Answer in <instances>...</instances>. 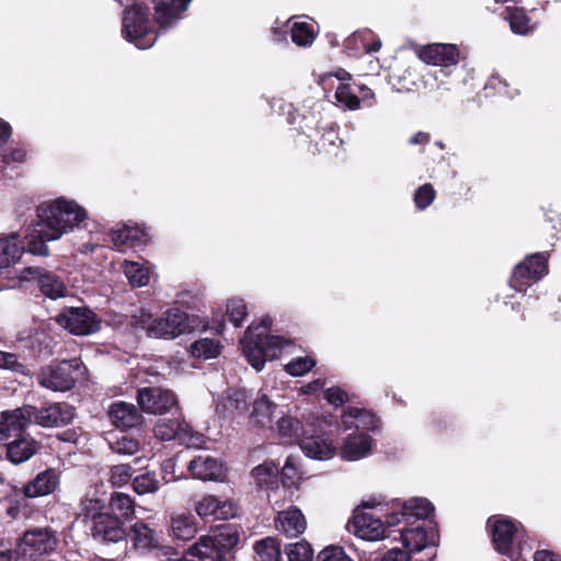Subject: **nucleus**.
<instances>
[{
	"label": "nucleus",
	"mask_w": 561,
	"mask_h": 561,
	"mask_svg": "<svg viewBox=\"0 0 561 561\" xmlns=\"http://www.w3.org/2000/svg\"><path fill=\"white\" fill-rule=\"evenodd\" d=\"M85 218V211L71 201L59 198L37 208V222L27 234V250L36 255H47L46 241L59 239Z\"/></svg>",
	"instance_id": "obj_1"
},
{
	"label": "nucleus",
	"mask_w": 561,
	"mask_h": 561,
	"mask_svg": "<svg viewBox=\"0 0 561 561\" xmlns=\"http://www.w3.org/2000/svg\"><path fill=\"white\" fill-rule=\"evenodd\" d=\"M271 319L265 318L261 324L252 323L241 341L243 353L251 366L260 371L267 359L277 357L286 341L279 336L268 335Z\"/></svg>",
	"instance_id": "obj_2"
},
{
	"label": "nucleus",
	"mask_w": 561,
	"mask_h": 561,
	"mask_svg": "<svg viewBox=\"0 0 561 561\" xmlns=\"http://www.w3.org/2000/svg\"><path fill=\"white\" fill-rule=\"evenodd\" d=\"M123 34L138 48L146 49L156 42V34L150 25L149 9L135 4L125 11L123 19Z\"/></svg>",
	"instance_id": "obj_3"
},
{
	"label": "nucleus",
	"mask_w": 561,
	"mask_h": 561,
	"mask_svg": "<svg viewBox=\"0 0 561 561\" xmlns=\"http://www.w3.org/2000/svg\"><path fill=\"white\" fill-rule=\"evenodd\" d=\"M58 545L56 533L48 527L27 529L18 541V550L31 558L48 554L55 551Z\"/></svg>",
	"instance_id": "obj_4"
},
{
	"label": "nucleus",
	"mask_w": 561,
	"mask_h": 561,
	"mask_svg": "<svg viewBox=\"0 0 561 561\" xmlns=\"http://www.w3.org/2000/svg\"><path fill=\"white\" fill-rule=\"evenodd\" d=\"M188 317L179 309H170L152 321L148 336L154 339H175L191 330Z\"/></svg>",
	"instance_id": "obj_5"
},
{
	"label": "nucleus",
	"mask_w": 561,
	"mask_h": 561,
	"mask_svg": "<svg viewBox=\"0 0 561 561\" xmlns=\"http://www.w3.org/2000/svg\"><path fill=\"white\" fill-rule=\"evenodd\" d=\"M137 401L144 412L156 415L168 413L179 404L176 394L172 390L161 387L139 389Z\"/></svg>",
	"instance_id": "obj_6"
},
{
	"label": "nucleus",
	"mask_w": 561,
	"mask_h": 561,
	"mask_svg": "<svg viewBox=\"0 0 561 561\" xmlns=\"http://www.w3.org/2000/svg\"><path fill=\"white\" fill-rule=\"evenodd\" d=\"M488 525L491 529L494 549L513 561H519L522 553L512 549V541L517 533V524L507 517L494 516L489 518Z\"/></svg>",
	"instance_id": "obj_7"
},
{
	"label": "nucleus",
	"mask_w": 561,
	"mask_h": 561,
	"mask_svg": "<svg viewBox=\"0 0 561 561\" xmlns=\"http://www.w3.org/2000/svg\"><path fill=\"white\" fill-rule=\"evenodd\" d=\"M78 368L76 360L61 362L43 367L37 375L38 383L53 391H67L75 383L73 371Z\"/></svg>",
	"instance_id": "obj_8"
},
{
	"label": "nucleus",
	"mask_w": 561,
	"mask_h": 561,
	"mask_svg": "<svg viewBox=\"0 0 561 561\" xmlns=\"http://www.w3.org/2000/svg\"><path fill=\"white\" fill-rule=\"evenodd\" d=\"M194 510L203 519L225 520L236 517L239 507L232 499L206 494L195 503Z\"/></svg>",
	"instance_id": "obj_9"
},
{
	"label": "nucleus",
	"mask_w": 561,
	"mask_h": 561,
	"mask_svg": "<svg viewBox=\"0 0 561 561\" xmlns=\"http://www.w3.org/2000/svg\"><path fill=\"white\" fill-rule=\"evenodd\" d=\"M58 323L76 335H88L99 331L101 321L88 308H71L61 313Z\"/></svg>",
	"instance_id": "obj_10"
},
{
	"label": "nucleus",
	"mask_w": 561,
	"mask_h": 561,
	"mask_svg": "<svg viewBox=\"0 0 561 561\" xmlns=\"http://www.w3.org/2000/svg\"><path fill=\"white\" fill-rule=\"evenodd\" d=\"M25 280H37L41 293L50 299H58L67 295L65 282L55 273L39 267H27L22 272Z\"/></svg>",
	"instance_id": "obj_11"
},
{
	"label": "nucleus",
	"mask_w": 561,
	"mask_h": 561,
	"mask_svg": "<svg viewBox=\"0 0 561 561\" xmlns=\"http://www.w3.org/2000/svg\"><path fill=\"white\" fill-rule=\"evenodd\" d=\"M135 551L147 554L156 550H169L161 543V538L154 529L142 520L133 524L127 535Z\"/></svg>",
	"instance_id": "obj_12"
},
{
	"label": "nucleus",
	"mask_w": 561,
	"mask_h": 561,
	"mask_svg": "<svg viewBox=\"0 0 561 561\" xmlns=\"http://www.w3.org/2000/svg\"><path fill=\"white\" fill-rule=\"evenodd\" d=\"M348 530L358 538L376 541L383 538L385 525L371 512L357 510L348 524Z\"/></svg>",
	"instance_id": "obj_13"
},
{
	"label": "nucleus",
	"mask_w": 561,
	"mask_h": 561,
	"mask_svg": "<svg viewBox=\"0 0 561 561\" xmlns=\"http://www.w3.org/2000/svg\"><path fill=\"white\" fill-rule=\"evenodd\" d=\"M547 272V259L540 253L533 254L515 267L511 286L520 291L526 286L525 280H538Z\"/></svg>",
	"instance_id": "obj_14"
},
{
	"label": "nucleus",
	"mask_w": 561,
	"mask_h": 561,
	"mask_svg": "<svg viewBox=\"0 0 561 561\" xmlns=\"http://www.w3.org/2000/svg\"><path fill=\"white\" fill-rule=\"evenodd\" d=\"M33 410L32 423L44 427H54L68 424L75 416L73 408L67 403H54L37 409L31 405Z\"/></svg>",
	"instance_id": "obj_15"
},
{
	"label": "nucleus",
	"mask_w": 561,
	"mask_h": 561,
	"mask_svg": "<svg viewBox=\"0 0 561 561\" xmlns=\"http://www.w3.org/2000/svg\"><path fill=\"white\" fill-rule=\"evenodd\" d=\"M33 413L31 405L1 412L0 442L18 436L30 423H32Z\"/></svg>",
	"instance_id": "obj_16"
},
{
	"label": "nucleus",
	"mask_w": 561,
	"mask_h": 561,
	"mask_svg": "<svg viewBox=\"0 0 561 561\" xmlns=\"http://www.w3.org/2000/svg\"><path fill=\"white\" fill-rule=\"evenodd\" d=\"M124 523L112 514L103 513L94 515L92 536L104 541L117 542L125 538Z\"/></svg>",
	"instance_id": "obj_17"
},
{
	"label": "nucleus",
	"mask_w": 561,
	"mask_h": 561,
	"mask_svg": "<svg viewBox=\"0 0 561 561\" xmlns=\"http://www.w3.org/2000/svg\"><path fill=\"white\" fill-rule=\"evenodd\" d=\"M188 471L195 479L203 481H217L225 477L224 465L211 456H197L187 466Z\"/></svg>",
	"instance_id": "obj_18"
},
{
	"label": "nucleus",
	"mask_w": 561,
	"mask_h": 561,
	"mask_svg": "<svg viewBox=\"0 0 561 561\" xmlns=\"http://www.w3.org/2000/svg\"><path fill=\"white\" fill-rule=\"evenodd\" d=\"M419 56L430 65L449 66L458 62L459 53L457 47L451 44H432L423 47Z\"/></svg>",
	"instance_id": "obj_19"
},
{
	"label": "nucleus",
	"mask_w": 561,
	"mask_h": 561,
	"mask_svg": "<svg viewBox=\"0 0 561 561\" xmlns=\"http://www.w3.org/2000/svg\"><path fill=\"white\" fill-rule=\"evenodd\" d=\"M276 529L287 537H298L307 528V522L302 512L297 507L280 511L275 518Z\"/></svg>",
	"instance_id": "obj_20"
},
{
	"label": "nucleus",
	"mask_w": 561,
	"mask_h": 561,
	"mask_svg": "<svg viewBox=\"0 0 561 561\" xmlns=\"http://www.w3.org/2000/svg\"><path fill=\"white\" fill-rule=\"evenodd\" d=\"M108 414L113 425L122 430L136 427L142 421V415L137 408L133 403L124 401L114 402Z\"/></svg>",
	"instance_id": "obj_21"
},
{
	"label": "nucleus",
	"mask_w": 561,
	"mask_h": 561,
	"mask_svg": "<svg viewBox=\"0 0 561 561\" xmlns=\"http://www.w3.org/2000/svg\"><path fill=\"white\" fill-rule=\"evenodd\" d=\"M300 447L306 456L317 460L331 459L335 454L332 442L320 435L304 437Z\"/></svg>",
	"instance_id": "obj_22"
},
{
	"label": "nucleus",
	"mask_w": 561,
	"mask_h": 561,
	"mask_svg": "<svg viewBox=\"0 0 561 561\" xmlns=\"http://www.w3.org/2000/svg\"><path fill=\"white\" fill-rule=\"evenodd\" d=\"M59 482L55 470L48 469L38 473L24 489L27 497L44 496L55 491Z\"/></svg>",
	"instance_id": "obj_23"
},
{
	"label": "nucleus",
	"mask_w": 561,
	"mask_h": 561,
	"mask_svg": "<svg viewBox=\"0 0 561 561\" xmlns=\"http://www.w3.org/2000/svg\"><path fill=\"white\" fill-rule=\"evenodd\" d=\"M24 249L16 233L0 238V270L8 268L15 264L21 259Z\"/></svg>",
	"instance_id": "obj_24"
},
{
	"label": "nucleus",
	"mask_w": 561,
	"mask_h": 561,
	"mask_svg": "<svg viewBox=\"0 0 561 561\" xmlns=\"http://www.w3.org/2000/svg\"><path fill=\"white\" fill-rule=\"evenodd\" d=\"M371 439L366 434H353L350 435L342 448L341 456L345 460H358L370 453Z\"/></svg>",
	"instance_id": "obj_25"
},
{
	"label": "nucleus",
	"mask_w": 561,
	"mask_h": 561,
	"mask_svg": "<svg viewBox=\"0 0 561 561\" xmlns=\"http://www.w3.org/2000/svg\"><path fill=\"white\" fill-rule=\"evenodd\" d=\"M111 239L115 247H136L148 241L147 232L138 226L124 225L113 229Z\"/></svg>",
	"instance_id": "obj_26"
},
{
	"label": "nucleus",
	"mask_w": 561,
	"mask_h": 561,
	"mask_svg": "<svg viewBox=\"0 0 561 561\" xmlns=\"http://www.w3.org/2000/svg\"><path fill=\"white\" fill-rule=\"evenodd\" d=\"M37 448V442L34 438L22 437L7 445V457L12 463L19 465L35 455Z\"/></svg>",
	"instance_id": "obj_27"
},
{
	"label": "nucleus",
	"mask_w": 561,
	"mask_h": 561,
	"mask_svg": "<svg viewBox=\"0 0 561 561\" xmlns=\"http://www.w3.org/2000/svg\"><path fill=\"white\" fill-rule=\"evenodd\" d=\"M191 0H172L171 3L160 2L156 7L157 22L161 27H167L181 18L187 9Z\"/></svg>",
	"instance_id": "obj_28"
},
{
	"label": "nucleus",
	"mask_w": 561,
	"mask_h": 561,
	"mask_svg": "<svg viewBox=\"0 0 561 561\" xmlns=\"http://www.w3.org/2000/svg\"><path fill=\"white\" fill-rule=\"evenodd\" d=\"M342 422L347 428L369 431L377 426V419L371 412L357 408H347L342 415Z\"/></svg>",
	"instance_id": "obj_29"
},
{
	"label": "nucleus",
	"mask_w": 561,
	"mask_h": 561,
	"mask_svg": "<svg viewBox=\"0 0 561 561\" xmlns=\"http://www.w3.org/2000/svg\"><path fill=\"white\" fill-rule=\"evenodd\" d=\"M110 511L114 517H118L123 523L129 520L135 515L134 499L122 492H115L110 499Z\"/></svg>",
	"instance_id": "obj_30"
},
{
	"label": "nucleus",
	"mask_w": 561,
	"mask_h": 561,
	"mask_svg": "<svg viewBox=\"0 0 561 561\" xmlns=\"http://www.w3.org/2000/svg\"><path fill=\"white\" fill-rule=\"evenodd\" d=\"M171 533L180 540H190L197 533L195 518L186 513L175 514L171 517Z\"/></svg>",
	"instance_id": "obj_31"
},
{
	"label": "nucleus",
	"mask_w": 561,
	"mask_h": 561,
	"mask_svg": "<svg viewBox=\"0 0 561 561\" xmlns=\"http://www.w3.org/2000/svg\"><path fill=\"white\" fill-rule=\"evenodd\" d=\"M276 405L265 393H261L253 402L250 420L253 424L265 426L271 424Z\"/></svg>",
	"instance_id": "obj_32"
},
{
	"label": "nucleus",
	"mask_w": 561,
	"mask_h": 561,
	"mask_svg": "<svg viewBox=\"0 0 561 561\" xmlns=\"http://www.w3.org/2000/svg\"><path fill=\"white\" fill-rule=\"evenodd\" d=\"M256 561H280V545L277 539L266 537L254 546Z\"/></svg>",
	"instance_id": "obj_33"
},
{
	"label": "nucleus",
	"mask_w": 561,
	"mask_h": 561,
	"mask_svg": "<svg viewBox=\"0 0 561 561\" xmlns=\"http://www.w3.org/2000/svg\"><path fill=\"white\" fill-rule=\"evenodd\" d=\"M401 540L411 552L421 551L430 543L427 533L422 527L402 529Z\"/></svg>",
	"instance_id": "obj_34"
},
{
	"label": "nucleus",
	"mask_w": 561,
	"mask_h": 561,
	"mask_svg": "<svg viewBox=\"0 0 561 561\" xmlns=\"http://www.w3.org/2000/svg\"><path fill=\"white\" fill-rule=\"evenodd\" d=\"M278 468L272 461H265L252 470V477L260 488H272L277 481Z\"/></svg>",
	"instance_id": "obj_35"
},
{
	"label": "nucleus",
	"mask_w": 561,
	"mask_h": 561,
	"mask_svg": "<svg viewBox=\"0 0 561 561\" xmlns=\"http://www.w3.org/2000/svg\"><path fill=\"white\" fill-rule=\"evenodd\" d=\"M124 273L133 287H144L150 279L149 268L138 262L125 261Z\"/></svg>",
	"instance_id": "obj_36"
},
{
	"label": "nucleus",
	"mask_w": 561,
	"mask_h": 561,
	"mask_svg": "<svg viewBox=\"0 0 561 561\" xmlns=\"http://www.w3.org/2000/svg\"><path fill=\"white\" fill-rule=\"evenodd\" d=\"M511 30L519 35H526L536 28V24L531 23L527 13L523 9H514L507 15Z\"/></svg>",
	"instance_id": "obj_37"
},
{
	"label": "nucleus",
	"mask_w": 561,
	"mask_h": 561,
	"mask_svg": "<svg viewBox=\"0 0 561 561\" xmlns=\"http://www.w3.org/2000/svg\"><path fill=\"white\" fill-rule=\"evenodd\" d=\"M434 511V507L426 499H412L403 506L401 515L403 517H416L417 519L427 518Z\"/></svg>",
	"instance_id": "obj_38"
},
{
	"label": "nucleus",
	"mask_w": 561,
	"mask_h": 561,
	"mask_svg": "<svg viewBox=\"0 0 561 561\" xmlns=\"http://www.w3.org/2000/svg\"><path fill=\"white\" fill-rule=\"evenodd\" d=\"M131 485L138 495L154 494L160 489V481L153 472H146L135 477Z\"/></svg>",
	"instance_id": "obj_39"
},
{
	"label": "nucleus",
	"mask_w": 561,
	"mask_h": 561,
	"mask_svg": "<svg viewBox=\"0 0 561 561\" xmlns=\"http://www.w3.org/2000/svg\"><path fill=\"white\" fill-rule=\"evenodd\" d=\"M220 344L211 339H201L191 345L193 356L204 359L214 358L220 353Z\"/></svg>",
	"instance_id": "obj_40"
},
{
	"label": "nucleus",
	"mask_w": 561,
	"mask_h": 561,
	"mask_svg": "<svg viewBox=\"0 0 561 561\" xmlns=\"http://www.w3.org/2000/svg\"><path fill=\"white\" fill-rule=\"evenodd\" d=\"M277 431L279 436L285 442H293L298 438V432L301 427L300 422L291 416H282L277 423Z\"/></svg>",
	"instance_id": "obj_41"
},
{
	"label": "nucleus",
	"mask_w": 561,
	"mask_h": 561,
	"mask_svg": "<svg viewBox=\"0 0 561 561\" xmlns=\"http://www.w3.org/2000/svg\"><path fill=\"white\" fill-rule=\"evenodd\" d=\"M282 480L287 486H296L301 480L298 460L294 456H288L282 469Z\"/></svg>",
	"instance_id": "obj_42"
},
{
	"label": "nucleus",
	"mask_w": 561,
	"mask_h": 561,
	"mask_svg": "<svg viewBox=\"0 0 561 561\" xmlns=\"http://www.w3.org/2000/svg\"><path fill=\"white\" fill-rule=\"evenodd\" d=\"M288 561H311L313 551L311 546L306 541H299L286 547Z\"/></svg>",
	"instance_id": "obj_43"
},
{
	"label": "nucleus",
	"mask_w": 561,
	"mask_h": 561,
	"mask_svg": "<svg viewBox=\"0 0 561 561\" xmlns=\"http://www.w3.org/2000/svg\"><path fill=\"white\" fill-rule=\"evenodd\" d=\"M181 427V423L176 420H160L156 424L153 432L159 439L171 440L176 436Z\"/></svg>",
	"instance_id": "obj_44"
},
{
	"label": "nucleus",
	"mask_w": 561,
	"mask_h": 561,
	"mask_svg": "<svg viewBox=\"0 0 561 561\" xmlns=\"http://www.w3.org/2000/svg\"><path fill=\"white\" fill-rule=\"evenodd\" d=\"M314 33L306 22H296L291 28V39L298 46H308L314 41Z\"/></svg>",
	"instance_id": "obj_45"
},
{
	"label": "nucleus",
	"mask_w": 561,
	"mask_h": 561,
	"mask_svg": "<svg viewBox=\"0 0 561 561\" xmlns=\"http://www.w3.org/2000/svg\"><path fill=\"white\" fill-rule=\"evenodd\" d=\"M134 470L129 465H116L111 468L110 482L115 488H121L130 481Z\"/></svg>",
	"instance_id": "obj_46"
},
{
	"label": "nucleus",
	"mask_w": 561,
	"mask_h": 561,
	"mask_svg": "<svg viewBox=\"0 0 561 561\" xmlns=\"http://www.w3.org/2000/svg\"><path fill=\"white\" fill-rule=\"evenodd\" d=\"M227 316L234 327H240L243 319L247 317V306L241 299H231L227 304Z\"/></svg>",
	"instance_id": "obj_47"
},
{
	"label": "nucleus",
	"mask_w": 561,
	"mask_h": 561,
	"mask_svg": "<svg viewBox=\"0 0 561 561\" xmlns=\"http://www.w3.org/2000/svg\"><path fill=\"white\" fill-rule=\"evenodd\" d=\"M314 365L316 360L311 357H298L288 363L285 369L291 376H302L311 370Z\"/></svg>",
	"instance_id": "obj_48"
},
{
	"label": "nucleus",
	"mask_w": 561,
	"mask_h": 561,
	"mask_svg": "<svg viewBox=\"0 0 561 561\" xmlns=\"http://www.w3.org/2000/svg\"><path fill=\"white\" fill-rule=\"evenodd\" d=\"M335 99L337 102L344 104L348 110H356L359 107V99L351 91L348 84L341 83L336 88Z\"/></svg>",
	"instance_id": "obj_49"
},
{
	"label": "nucleus",
	"mask_w": 561,
	"mask_h": 561,
	"mask_svg": "<svg viewBox=\"0 0 561 561\" xmlns=\"http://www.w3.org/2000/svg\"><path fill=\"white\" fill-rule=\"evenodd\" d=\"M435 197V191L431 184H424L417 188L414 195V202L420 209H424L432 204Z\"/></svg>",
	"instance_id": "obj_50"
},
{
	"label": "nucleus",
	"mask_w": 561,
	"mask_h": 561,
	"mask_svg": "<svg viewBox=\"0 0 561 561\" xmlns=\"http://www.w3.org/2000/svg\"><path fill=\"white\" fill-rule=\"evenodd\" d=\"M319 561H353L341 547H327L318 554Z\"/></svg>",
	"instance_id": "obj_51"
},
{
	"label": "nucleus",
	"mask_w": 561,
	"mask_h": 561,
	"mask_svg": "<svg viewBox=\"0 0 561 561\" xmlns=\"http://www.w3.org/2000/svg\"><path fill=\"white\" fill-rule=\"evenodd\" d=\"M113 449L123 455H133L138 451L139 444L135 439L122 437L119 440L116 442Z\"/></svg>",
	"instance_id": "obj_52"
},
{
	"label": "nucleus",
	"mask_w": 561,
	"mask_h": 561,
	"mask_svg": "<svg viewBox=\"0 0 561 561\" xmlns=\"http://www.w3.org/2000/svg\"><path fill=\"white\" fill-rule=\"evenodd\" d=\"M0 368L22 371L24 366L18 360L15 354L0 351Z\"/></svg>",
	"instance_id": "obj_53"
},
{
	"label": "nucleus",
	"mask_w": 561,
	"mask_h": 561,
	"mask_svg": "<svg viewBox=\"0 0 561 561\" xmlns=\"http://www.w3.org/2000/svg\"><path fill=\"white\" fill-rule=\"evenodd\" d=\"M153 320L154 319H152V314L150 312H148L147 310H145V309L138 310L133 316V324L136 328L144 329L147 334H148V329H149V327H151V323H152Z\"/></svg>",
	"instance_id": "obj_54"
},
{
	"label": "nucleus",
	"mask_w": 561,
	"mask_h": 561,
	"mask_svg": "<svg viewBox=\"0 0 561 561\" xmlns=\"http://www.w3.org/2000/svg\"><path fill=\"white\" fill-rule=\"evenodd\" d=\"M325 399L331 403V404H334V405H341L343 404L346 399H347V396L346 393L340 389V388H329L327 391H325Z\"/></svg>",
	"instance_id": "obj_55"
},
{
	"label": "nucleus",
	"mask_w": 561,
	"mask_h": 561,
	"mask_svg": "<svg viewBox=\"0 0 561 561\" xmlns=\"http://www.w3.org/2000/svg\"><path fill=\"white\" fill-rule=\"evenodd\" d=\"M83 512H85L87 515L92 516V520H94V515L102 514L100 512L101 504L100 501L96 499H84L81 503Z\"/></svg>",
	"instance_id": "obj_56"
},
{
	"label": "nucleus",
	"mask_w": 561,
	"mask_h": 561,
	"mask_svg": "<svg viewBox=\"0 0 561 561\" xmlns=\"http://www.w3.org/2000/svg\"><path fill=\"white\" fill-rule=\"evenodd\" d=\"M409 553L401 549H391L389 550L382 561H409Z\"/></svg>",
	"instance_id": "obj_57"
},
{
	"label": "nucleus",
	"mask_w": 561,
	"mask_h": 561,
	"mask_svg": "<svg viewBox=\"0 0 561 561\" xmlns=\"http://www.w3.org/2000/svg\"><path fill=\"white\" fill-rule=\"evenodd\" d=\"M25 158L23 149H14L9 154L3 156V162L9 164L11 162H22Z\"/></svg>",
	"instance_id": "obj_58"
},
{
	"label": "nucleus",
	"mask_w": 561,
	"mask_h": 561,
	"mask_svg": "<svg viewBox=\"0 0 561 561\" xmlns=\"http://www.w3.org/2000/svg\"><path fill=\"white\" fill-rule=\"evenodd\" d=\"M535 561H561V558L549 550L537 551L534 556Z\"/></svg>",
	"instance_id": "obj_59"
},
{
	"label": "nucleus",
	"mask_w": 561,
	"mask_h": 561,
	"mask_svg": "<svg viewBox=\"0 0 561 561\" xmlns=\"http://www.w3.org/2000/svg\"><path fill=\"white\" fill-rule=\"evenodd\" d=\"M228 401L232 404L236 403L237 410H244L247 407L245 396L243 392L237 391L228 398Z\"/></svg>",
	"instance_id": "obj_60"
},
{
	"label": "nucleus",
	"mask_w": 561,
	"mask_h": 561,
	"mask_svg": "<svg viewBox=\"0 0 561 561\" xmlns=\"http://www.w3.org/2000/svg\"><path fill=\"white\" fill-rule=\"evenodd\" d=\"M431 137L428 134L426 133H423V131H419L416 133L411 139H410V144L411 145H425L430 141Z\"/></svg>",
	"instance_id": "obj_61"
},
{
	"label": "nucleus",
	"mask_w": 561,
	"mask_h": 561,
	"mask_svg": "<svg viewBox=\"0 0 561 561\" xmlns=\"http://www.w3.org/2000/svg\"><path fill=\"white\" fill-rule=\"evenodd\" d=\"M324 386V381L323 380H320V379H317L310 383H308L306 387H305V392L306 393H309V392H314V391H318L320 389H322Z\"/></svg>",
	"instance_id": "obj_62"
},
{
	"label": "nucleus",
	"mask_w": 561,
	"mask_h": 561,
	"mask_svg": "<svg viewBox=\"0 0 561 561\" xmlns=\"http://www.w3.org/2000/svg\"><path fill=\"white\" fill-rule=\"evenodd\" d=\"M10 126L0 119V144L4 142L10 136Z\"/></svg>",
	"instance_id": "obj_63"
},
{
	"label": "nucleus",
	"mask_w": 561,
	"mask_h": 561,
	"mask_svg": "<svg viewBox=\"0 0 561 561\" xmlns=\"http://www.w3.org/2000/svg\"><path fill=\"white\" fill-rule=\"evenodd\" d=\"M0 561H19L18 553L12 550L0 552Z\"/></svg>",
	"instance_id": "obj_64"
}]
</instances>
